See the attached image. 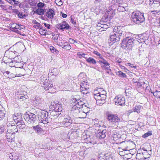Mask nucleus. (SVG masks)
<instances>
[{
	"label": "nucleus",
	"mask_w": 160,
	"mask_h": 160,
	"mask_svg": "<svg viewBox=\"0 0 160 160\" xmlns=\"http://www.w3.org/2000/svg\"><path fill=\"white\" fill-rule=\"evenodd\" d=\"M45 4L42 2H39L37 4V7L39 8H42L44 7Z\"/></svg>",
	"instance_id": "obj_51"
},
{
	"label": "nucleus",
	"mask_w": 160,
	"mask_h": 160,
	"mask_svg": "<svg viewBox=\"0 0 160 160\" xmlns=\"http://www.w3.org/2000/svg\"><path fill=\"white\" fill-rule=\"evenodd\" d=\"M91 142H90V143H91L92 144H94L96 143V142L95 139L93 137H91Z\"/></svg>",
	"instance_id": "obj_58"
},
{
	"label": "nucleus",
	"mask_w": 160,
	"mask_h": 160,
	"mask_svg": "<svg viewBox=\"0 0 160 160\" xmlns=\"http://www.w3.org/2000/svg\"><path fill=\"white\" fill-rule=\"evenodd\" d=\"M141 108L140 106H136L134 109H133V112H137L138 113L140 112V110Z\"/></svg>",
	"instance_id": "obj_47"
},
{
	"label": "nucleus",
	"mask_w": 160,
	"mask_h": 160,
	"mask_svg": "<svg viewBox=\"0 0 160 160\" xmlns=\"http://www.w3.org/2000/svg\"><path fill=\"white\" fill-rule=\"evenodd\" d=\"M70 27V26L65 21L57 25V28L62 30H64V29L68 30Z\"/></svg>",
	"instance_id": "obj_15"
},
{
	"label": "nucleus",
	"mask_w": 160,
	"mask_h": 160,
	"mask_svg": "<svg viewBox=\"0 0 160 160\" xmlns=\"http://www.w3.org/2000/svg\"><path fill=\"white\" fill-rule=\"evenodd\" d=\"M4 74L6 77H8L9 78H12L16 77H20L24 75V74L23 73L15 75L12 73H10L8 71L4 72Z\"/></svg>",
	"instance_id": "obj_21"
},
{
	"label": "nucleus",
	"mask_w": 160,
	"mask_h": 160,
	"mask_svg": "<svg viewBox=\"0 0 160 160\" xmlns=\"http://www.w3.org/2000/svg\"><path fill=\"white\" fill-rule=\"evenodd\" d=\"M81 82H82V84L80 85L81 88H80V92L82 91V90H84L85 89V88H86L85 87V86L84 85V84H85V81H83V80H81Z\"/></svg>",
	"instance_id": "obj_48"
},
{
	"label": "nucleus",
	"mask_w": 160,
	"mask_h": 160,
	"mask_svg": "<svg viewBox=\"0 0 160 160\" xmlns=\"http://www.w3.org/2000/svg\"><path fill=\"white\" fill-rule=\"evenodd\" d=\"M131 17L132 21L136 24H141L144 22L145 21L143 13L138 11L133 12Z\"/></svg>",
	"instance_id": "obj_1"
},
{
	"label": "nucleus",
	"mask_w": 160,
	"mask_h": 160,
	"mask_svg": "<svg viewBox=\"0 0 160 160\" xmlns=\"http://www.w3.org/2000/svg\"><path fill=\"white\" fill-rule=\"evenodd\" d=\"M41 84L42 87L45 90H50V91H53V89H54L51 81L48 79H46L43 82L42 81Z\"/></svg>",
	"instance_id": "obj_4"
},
{
	"label": "nucleus",
	"mask_w": 160,
	"mask_h": 160,
	"mask_svg": "<svg viewBox=\"0 0 160 160\" xmlns=\"http://www.w3.org/2000/svg\"><path fill=\"white\" fill-rule=\"evenodd\" d=\"M121 38L116 35L115 34L112 33L110 36V43L112 42V44L119 41Z\"/></svg>",
	"instance_id": "obj_16"
},
{
	"label": "nucleus",
	"mask_w": 160,
	"mask_h": 160,
	"mask_svg": "<svg viewBox=\"0 0 160 160\" xmlns=\"http://www.w3.org/2000/svg\"><path fill=\"white\" fill-rule=\"evenodd\" d=\"M117 74L120 77L125 78L126 77V75L125 73H123L121 71H118L117 72Z\"/></svg>",
	"instance_id": "obj_44"
},
{
	"label": "nucleus",
	"mask_w": 160,
	"mask_h": 160,
	"mask_svg": "<svg viewBox=\"0 0 160 160\" xmlns=\"http://www.w3.org/2000/svg\"><path fill=\"white\" fill-rule=\"evenodd\" d=\"M155 98H160V91L156 90L154 92H151Z\"/></svg>",
	"instance_id": "obj_41"
},
{
	"label": "nucleus",
	"mask_w": 160,
	"mask_h": 160,
	"mask_svg": "<svg viewBox=\"0 0 160 160\" xmlns=\"http://www.w3.org/2000/svg\"><path fill=\"white\" fill-rule=\"evenodd\" d=\"M141 156H142V154L140 153H137L136 155V159H138V160H142L143 159L141 158H140V157H141Z\"/></svg>",
	"instance_id": "obj_55"
},
{
	"label": "nucleus",
	"mask_w": 160,
	"mask_h": 160,
	"mask_svg": "<svg viewBox=\"0 0 160 160\" xmlns=\"http://www.w3.org/2000/svg\"><path fill=\"white\" fill-rule=\"evenodd\" d=\"M6 138L8 141L9 142L14 141L15 135L9 133H6Z\"/></svg>",
	"instance_id": "obj_25"
},
{
	"label": "nucleus",
	"mask_w": 160,
	"mask_h": 160,
	"mask_svg": "<svg viewBox=\"0 0 160 160\" xmlns=\"http://www.w3.org/2000/svg\"><path fill=\"white\" fill-rule=\"evenodd\" d=\"M88 63L95 65L97 63L96 61L92 57H88L86 60Z\"/></svg>",
	"instance_id": "obj_29"
},
{
	"label": "nucleus",
	"mask_w": 160,
	"mask_h": 160,
	"mask_svg": "<svg viewBox=\"0 0 160 160\" xmlns=\"http://www.w3.org/2000/svg\"><path fill=\"white\" fill-rule=\"evenodd\" d=\"M125 101V98L124 97L119 96H116L114 100L115 105L118 104L121 106L124 104Z\"/></svg>",
	"instance_id": "obj_11"
},
{
	"label": "nucleus",
	"mask_w": 160,
	"mask_h": 160,
	"mask_svg": "<svg viewBox=\"0 0 160 160\" xmlns=\"http://www.w3.org/2000/svg\"><path fill=\"white\" fill-rule=\"evenodd\" d=\"M50 118V116H48V113L47 115L46 114L45 116H44V118H42L40 120V122L44 124H46L48 123H52V118Z\"/></svg>",
	"instance_id": "obj_22"
},
{
	"label": "nucleus",
	"mask_w": 160,
	"mask_h": 160,
	"mask_svg": "<svg viewBox=\"0 0 160 160\" xmlns=\"http://www.w3.org/2000/svg\"><path fill=\"white\" fill-rule=\"evenodd\" d=\"M52 73L51 75H53L54 76H57L58 74V72L56 68H52L49 71V73Z\"/></svg>",
	"instance_id": "obj_32"
},
{
	"label": "nucleus",
	"mask_w": 160,
	"mask_h": 160,
	"mask_svg": "<svg viewBox=\"0 0 160 160\" xmlns=\"http://www.w3.org/2000/svg\"><path fill=\"white\" fill-rule=\"evenodd\" d=\"M22 115L20 113H17L15 114L14 115H13V118L14 121V117H16V118H18V117L19 116Z\"/></svg>",
	"instance_id": "obj_56"
},
{
	"label": "nucleus",
	"mask_w": 160,
	"mask_h": 160,
	"mask_svg": "<svg viewBox=\"0 0 160 160\" xmlns=\"http://www.w3.org/2000/svg\"><path fill=\"white\" fill-rule=\"evenodd\" d=\"M125 152H128V151L125 149H120L119 154L121 156H123L126 155Z\"/></svg>",
	"instance_id": "obj_34"
},
{
	"label": "nucleus",
	"mask_w": 160,
	"mask_h": 160,
	"mask_svg": "<svg viewBox=\"0 0 160 160\" xmlns=\"http://www.w3.org/2000/svg\"><path fill=\"white\" fill-rule=\"evenodd\" d=\"M152 135V133L151 132L149 131L147 133L144 134L143 135H142V137L143 138H146L149 136H151Z\"/></svg>",
	"instance_id": "obj_49"
},
{
	"label": "nucleus",
	"mask_w": 160,
	"mask_h": 160,
	"mask_svg": "<svg viewBox=\"0 0 160 160\" xmlns=\"http://www.w3.org/2000/svg\"><path fill=\"white\" fill-rule=\"evenodd\" d=\"M56 2L58 3L57 4L58 5L61 6L62 5V2L61 0H56Z\"/></svg>",
	"instance_id": "obj_61"
},
{
	"label": "nucleus",
	"mask_w": 160,
	"mask_h": 160,
	"mask_svg": "<svg viewBox=\"0 0 160 160\" xmlns=\"http://www.w3.org/2000/svg\"><path fill=\"white\" fill-rule=\"evenodd\" d=\"M78 55L80 58H84L86 59V60L88 58V55L81 52H78Z\"/></svg>",
	"instance_id": "obj_33"
},
{
	"label": "nucleus",
	"mask_w": 160,
	"mask_h": 160,
	"mask_svg": "<svg viewBox=\"0 0 160 160\" xmlns=\"http://www.w3.org/2000/svg\"><path fill=\"white\" fill-rule=\"evenodd\" d=\"M99 96H100V101H101V102H100V104H103V103L104 102V100L106 98V95L100 94H99Z\"/></svg>",
	"instance_id": "obj_40"
},
{
	"label": "nucleus",
	"mask_w": 160,
	"mask_h": 160,
	"mask_svg": "<svg viewBox=\"0 0 160 160\" xmlns=\"http://www.w3.org/2000/svg\"><path fill=\"white\" fill-rule=\"evenodd\" d=\"M80 109L81 108L74 105L72 108V111L74 113L78 114L80 112Z\"/></svg>",
	"instance_id": "obj_30"
},
{
	"label": "nucleus",
	"mask_w": 160,
	"mask_h": 160,
	"mask_svg": "<svg viewBox=\"0 0 160 160\" xmlns=\"http://www.w3.org/2000/svg\"><path fill=\"white\" fill-rule=\"evenodd\" d=\"M107 13L108 16V17H109L110 18H112L115 15V12L113 10L108 11Z\"/></svg>",
	"instance_id": "obj_38"
},
{
	"label": "nucleus",
	"mask_w": 160,
	"mask_h": 160,
	"mask_svg": "<svg viewBox=\"0 0 160 160\" xmlns=\"http://www.w3.org/2000/svg\"><path fill=\"white\" fill-rule=\"evenodd\" d=\"M17 124V126H19L21 125H23L24 124V122L23 121H21L20 122H15Z\"/></svg>",
	"instance_id": "obj_60"
},
{
	"label": "nucleus",
	"mask_w": 160,
	"mask_h": 160,
	"mask_svg": "<svg viewBox=\"0 0 160 160\" xmlns=\"http://www.w3.org/2000/svg\"><path fill=\"white\" fill-rule=\"evenodd\" d=\"M81 92L84 95L87 94L88 93V91L87 90V88H85V89L84 90H82Z\"/></svg>",
	"instance_id": "obj_59"
},
{
	"label": "nucleus",
	"mask_w": 160,
	"mask_h": 160,
	"mask_svg": "<svg viewBox=\"0 0 160 160\" xmlns=\"http://www.w3.org/2000/svg\"><path fill=\"white\" fill-rule=\"evenodd\" d=\"M16 118V117H14V122H20L21 121H23L22 120V115H20L18 117V118Z\"/></svg>",
	"instance_id": "obj_46"
},
{
	"label": "nucleus",
	"mask_w": 160,
	"mask_h": 160,
	"mask_svg": "<svg viewBox=\"0 0 160 160\" xmlns=\"http://www.w3.org/2000/svg\"><path fill=\"white\" fill-rule=\"evenodd\" d=\"M83 138L85 143H90V142H91V141H90L91 139V137L90 136H88V137L87 136H84L83 137Z\"/></svg>",
	"instance_id": "obj_37"
},
{
	"label": "nucleus",
	"mask_w": 160,
	"mask_h": 160,
	"mask_svg": "<svg viewBox=\"0 0 160 160\" xmlns=\"http://www.w3.org/2000/svg\"><path fill=\"white\" fill-rule=\"evenodd\" d=\"M69 42L71 43H74L75 42H76V41L74 40L72 38H70L69 39Z\"/></svg>",
	"instance_id": "obj_63"
},
{
	"label": "nucleus",
	"mask_w": 160,
	"mask_h": 160,
	"mask_svg": "<svg viewBox=\"0 0 160 160\" xmlns=\"http://www.w3.org/2000/svg\"><path fill=\"white\" fill-rule=\"evenodd\" d=\"M18 17L20 18H23L24 17H25V15H23L22 12H19L18 14Z\"/></svg>",
	"instance_id": "obj_57"
},
{
	"label": "nucleus",
	"mask_w": 160,
	"mask_h": 160,
	"mask_svg": "<svg viewBox=\"0 0 160 160\" xmlns=\"http://www.w3.org/2000/svg\"><path fill=\"white\" fill-rule=\"evenodd\" d=\"M35 113H32L29 112L26 113L24 116V118L25 121L28 124H33L37 120Z\"/></svg>",
	"instance_id": "obj_3"
},
{
	"label": "nucleus",
	"mask_w": 160,
	"mask_h": 160,
	"mask_svg": "<svg viewBox=\"0 0 160 160\" xmlns=\"http://www.w3.org/2000/svg\"><path fill=\"white\" fill-rule=\"evenodd\" d=\"M8 126L7 133L15 135L16 132H18V128L15 125H10L9 123L8 125Z\"/></svg>",
	"instance_id": "obj_12"
},
{
	"label": "nucleus",
	"mask_w": 160,
	"mask_h": 160,
	"mask_svg": "<svg viewBox=\"0 0 160 160\" xmlns=\"http://www.w3.org/2000/svg\"><path fill=\"white\" fill-rule=\"evenodd\" d=\"M46 15L48 18L51 19L55 15V12L53 9H49L46 13Z\"/></svg>",
	"instance_id": "obj_24"
},
{
	"label": "nucleus",
	"mask_w": 160,
	"mask_h": 160,
	"mask_svg": "<svg viewBox=\"0 0 160 160\" xmlns=\"http://www.w3.org/2000/svg\"><path fill=\"white\" fill-rule=\"evenodd\" d=\"M107 131L104 129L102 130H98L96 133V137L100 139L104 138L106 136Z\"/></svg>",
	"instance_id": "obj_14"
},
{
	"label": "nucleus",
	"mask_w": 160,
	"mask_h": 160,
	"mask_svg": "<svg viewBox=\"0 0 160 160\" xmlns=\"http://www.w3.org/2000/svg\"><path fill=\"white\" fill-rule=\"evenodd\" d=\"M63 122L64 126L68 127L70 125L72 122L71 118L68 116H64Z\"/></svg>",
	"instance_id": "obj_18"
},
{
	"label": "nucleus",
	"mask_w": 160,
	"mask_h": 160,
	"mask_svg": "<svg viewBox=\"0 0 160 160\" xmlns=\"http://www.w3.org/2000/svg\"><path fill=\"white\" fill-rule=\"evenodd\" d=\"M111 155L107 153L104 156L103 158L105 159V160H108Z\"/></svg>",
	"instance_id": "obj_54"
},
{
	"label": "nucleus",
	"mask_w": 160,
	"mask_h": 160,
	"mask_svg": "<svg viewBox=\"0 0 160 160\" xmlns=\"http://www.w3.org/2000/svg\"><path fill=\"white\" fill-rule=\"evenodd\" d=\"M5 116V113L3 111L0 110V120L3 118Z\"/></svg>",
	"instance_id": "obj_50"
},
{
	"label": "nucleus",
	"mask_w": 160,
	"mask_h": 160,
	"mask_svg": "<svg viewBox=\"0 0 160 160\" xmlns=\"http://www.w3.org/2000/svg\"><path fill=\"white\" fill-rule=\"evenodd\" d=\"M5 1L11 4L12 5L13 4L14 2V0H5Z\"/></svg>",
	"instance_id": "obj_62"
},
{
	"label": "nucleus",
	"mask_w": 160,
	"mask_h": 160,
	"mask_svg": "<svg viewBox=\"0 0 160 160\" xmlns=\"http://www.w3.org/2000/svg\"><path fill=\"white\" fill-rule=\"evenodd\" d=\"M10 29L18 33H19L20 32V31L19 30H21V28H22L20 26L17 25L16 23H11L10 24Z\"/></svg>",
	"instance_id": "obj_17"
},
{
	"label": "nucleus",
	"mask_w": 160,
	"mask_h": 160,
	"mask_svg": "<svg viewBox=\"0 0 160 160\" xmlns=\"http://www.w3.org/2000/svg\"><path fill=\"white\" fill-rule=\"evenodd\" d=\"M17 97L18 99L22 100V101L28 98L27 92H26L21 91V90L17 92Z\"/></svg>",
	"instance_id": "obj_10"
},
{
	"label": "nucleus",
	"mask_w": 160,
	"mask_h": 160,
	"mask_svg": "<svg viewBox=\"0 0 160 160\" xmlns=\"http://www.w3.org/2000/svg\"><path fill=\"white\" fill-rule=\"evenodd\" d=\"M51 109H53L55 110H57L58 112H61L62 110V105L59 103L58 102H51V105L49 107Z\"/></svg>",
	"instance_id": "obj_9"
},
{
	"label": "nucleus",
	"mask_w": 160,
	"mask_h": 160,
	"mask_svg": "<svg viewBox=\"0 0 160 160\" xmlns=\"http://www.w3.org/2000/svg\"><path fill=\"white\" fill-rule=\"evenodd\" d=\"M113 32H112L115 34L116 35L119 36L120 38L122 36L124 37L125 32L122 27L118 26L115 27L113 29Z\"/></svg>",
	"instance_id": "obj_5"
},
{
	"label": "nucleus",
	"mask_w": 160,
	"mask_h": 160,
	"mask_svg": "<svg viewBox=\"0 0 160 160\" xmlns=\"http://www.w3.org/2000/svg\"><path fill=\"white\" fill-rule=\"evenodd\" d=\"M108 24H109V25L107 24L106 22L101 21L100 22H98L97 24L96 28L100 31H105V29L108 28L110 25V24L109 23Z\"/></svg>",
	"instance_id": "obj_7"
},
{
	"label": "nucleus",
	"mask_w": 160,
	"mask_h": 160,
	"mask_svg": "<svg viewBox=\"0 0 160 160\" xmlns=\"http://www.w3.org/2000/svg\"><path fill=\"white\" fill-rule=\"evenodd\" d=\"M59 36V35L58 34H53L52 38L55 42H57Z\"/></svg>",
	"instance_id": "obj_45"
},
{
	"label": "nucleus",
	"mask_w": 160,
	"mask_h": 160,
	"mask_svg": "<svg viewBox=\"0 0 160 160\" xmlns=\"http://www.w3.org/2000/svg\"><path fill=\"white\" fill-rule=\"evenodd\" d=\"M50 49L52 53H54L55 52L56 53L57 51L55 49V48L52 46H50Z\"/></svg>",
	"instance_id": "obj_52"
},
{
	"label": "nucleus",
	"mask_w": 160,
	"mask_h": 160,
	"mask_svg": "<svg viewBox=\"0 0 160 160\" xmlns=\"http://www.w3.org/2000/svg\"><path fill=\"white\" fill-rule=\"evenodd\" d=\"M150 5H153L154 7H158L160 5V0H149Z\"/></svg>",
	"instance_id": "obj_27"
},
{
	"label": "nucleus",
	"mask_w": 160,
	"mask_h": 160,
	"mask_svg": "<svg viewBox=\"0 0 160 160\" xmlns=\"http://www.w3.org/2000/svg\"><path fill=\"white\" fill-rule=\"evenodd\" d=\"M93 97L94 99L97 101V103H98L100 104L99 102L100 101V99L99 94H96V95H93Z\"/></svg>",
	"instance_id": "obj_43"
},
{
	"label": "nucleus",
	"mask_w": 160,
	"mask_h": 160,
	"mask_svg": "<svg viewBox=\"0 0 160 160\" xmlns=\"http://www.w3.org/2000/svg\"><path fill=\"white\" fill-rule=\"evenodd\" d=\"M44 10L42 8H38L34 11L35 13H36L39 15H42L44 14Z\"/></svg>",
	"instance_id": "obj_28"
},
{
	"label": "nucleus",
	"mask_w": 160,
	"mask_h": 160,
	"mask_svg": "<svg viewBox=\"0 0 160 160\" xmlns=\"http://www.w3.org/2000/svg\"><path fill=\"white\" fill-rule=\"evenodd\" d=\"M39 32L41 35L46 36L47 35V30L42 28H40L39 29Z\"/></svg>",
	"instance_id": "obj_42"
},
{
	"label": "nucleus",
	"mask_w": 160,
	"mask_h": 160,
	"mask_svg": "<svg viewBox=\"0 0 160 160\" xmlns=\"http://www.w3.org/2000/svg\"><path fill=\"white\" fill-rule=\"evenodd\" d=\"M101 67H102V68H104V69L111 71V69L110 68V65H109V66H105V65H104L102 66Z\"/></svg>",
	"instance_id": "obj_53"
},
{
	"label": "nucleus",
	"mask_w": 160,
	"mask_h": 160,
	"mask_svg": "<svg viewBox=\"0 0 160 160\" xmlns=\"http://www.w3.org/2000/svg\"><path fill=\"white\" fill-rule=\"evenodd\" d=\"M21 62L20 59L19 58V57L18 56L15 57L13 59V60H12V62H11L10 64H11L12 63H16L17 62Z\"/></svg>",
	"instance_id": "obj_39"
},
{
	"label": "nucleus",
	"mask_w": 160,
	"mask_h": 160,
	"mask_svg": "<svg viewBox=\"0 0 160 160\" xmlns=\"http://www.w3.org/2000/svg\"><path fill=\"white\" fill-rule=\"evenodd\" d=\"M137 39L139 42L143 43L148 40V37L146 34L140 35Z\"/></svg>",
	"instance_id": "obj_23"
},
{
	"label": "nucleus",
	"mask_w": 160,
	"mask_h": 160,
	"mask_svg": "<svg viewBox=\"0 0 160 160\" xmlns=\"http://www.w3.org/2000/svg\"><path fill=\"white\" fill-rule=\"evenodd\" d=\"M83 98H80V99H77L75 98L73 99L74 102H75L76 104L74 105L77 106L79 108H82L87 107L85 105V103L83 102Z\"/></svg>",
	"instance_id": "obj_8"
},
{
	"label": "nucleus",
	"mask_w": 160,
	"mask_h": 160,
	"mask_svg": "<svg viewBox=\"0 0 160 160\" xmlns=\"http://www.w3.org/2000/svg\"><path fill=\"white\" fill-rule=\"evenodd\" d=\"M62 48L66 49V50H69L71 48V47L67 42H64V45L62 47Z\"/></svg>",
	"instance_id": "obj_35"
},
{
	"label": "nucleus",
	"mask_w": 160,
	"mask_h": 160,
	"mask_svg": "<svg viewBox=\"0 0 160 160\" xmlns=\"http://www.w3.org/2000/svg\"><path fill=\"white\" fill-rule=\"evenodd\" d=\"M117 10L118 11L122 12L127 11L128 10V8L127 4L125 3H120Z\"/></svg>",
	"instance_id": "obj_20"
},
{
	"label": "nucleus",
	"mask_w": 160,
	"mask_h": 160,
	"mask_svg": "<svg viewBox=\"0 0 160 160\" xmlns=\"http://www.w3.org/2000/svg\"><path fill=\"white\" fill-rule=\"evenodd\" d=\"M34 113L38 116L39 121H40L42 118H44V116L47 115L48 113V112L45 111H42L40 109H38L34 112Z\"/></svg>",
	"instance_id": "obj_13"
},
{
	"label": "nucleus",
	"mask_w": 160,
	"mask_h": 160,
	"mask_svg": "<svg viewBox=\"0 0 160 160\" xmlns=\"http://www.w3.org/2000/svg\"><path fill=\"white\" fill-rule=\"evenodd\" d=\"M107 115V119L113 124H116L120 121V118L116 114L108 113Z\"/></svg>",
	"instance_id": "obj_6"
},
{
	"label": "nucleus",
	"mask_w": 160,
	"mask_h": 160,
	"mask_svg": "<svg viewBox=\"0 0 160 160\" xmlns=\"http://www.w3.org/2000/svg\"><path fill=\"white\" fill-rule=\"evenodd\" d=\"M135 41V39L132 38L127 37L122 41L121 46L124 49L131 50L133 46Z\"/></svg>",
	"instance_id": "obj_2"
},
{
	"label": "nucleus",
	"mask_w": 160,
	"mask_h": 160,
	"mask_svg": "<svg viewBox=\"0 0 160 160\" xmlns=\"http://www.w3.org/2000/svg\"><path fill=\"white\" fill-rule=\"evenodd\" d=\"M52 111L50 112V118H52V119H54L57 118L58 116L61 114V112H58L57 110H55V109H52Z\"/></svg>",
	"instance_id": "obj_19"
},
{
	"label": "nucleus",
	"mask_w": 160,
	"mask_h": 160,
	"mask_svg": "<svg viewBox=\"0 0 160 160\" xmlns=\"http://www.w3.org/2000/svg\"><path fill=\"white\" fill-rule=\"evenodd\" d=\"M19 3L20 2L18 1L14 0V2L13 5H14L15 6H18L19 5Z\"/></svg>",
	"instance_id": "obj_64"
},
{
	"label": "nucleus",
	"mask_w": 160,
	"mask_h": 160,
	"mask_svg": "<svg viewBox=\"0 0 160 160\" xmlns=\"http://www.w3.org/2000/svg\"><path fill=\"white\" fill-rule=\"evenodd\" d=\"M42 99L40 97L36 96L34 99V102L36 104H39L41 103Z\"/></svg>",
	"instance_id": "obj_36"
},
{
	"label": "nucleus",
	"mask_w": 160,
	"mask_h": 160,
	"mask_svg": "<svg viewBox=\"0 0 160 160\" xmlns=\"http://www.w3.org/2000/svg\"><path fill=\"white\" fill-rule=\"evenodd\" d=\"M98 62L100 64L102 63L105 66L110 65L109 63L103 57H101L100 60L98 61Z\"/></svg>",
	"instance_id": "obj_31"
},
{
	"label": "nucleus",
	"mask_w": 160,
	"mask_h": 160,
	"mask_svg": "<svg viewBox=\"0 0 160 160\" xmlns=\"http://www.w3.org/2000/svg\"><path fill=\"white\" fill-rule=\"evenodd\" d=\"M32 128L39 134H42L44 132L43 129L39 125L32 127Z\"/></svg>",
	"instance_id": "obj_26"
}]
</instances>
